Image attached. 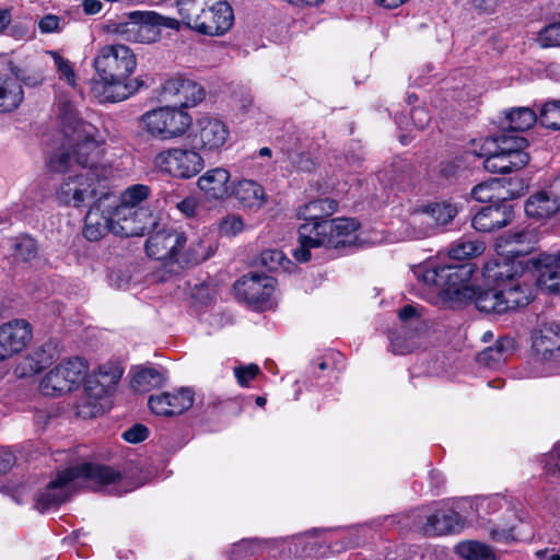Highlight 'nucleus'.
Here are the masks:
<instances>
[{
  "mask_svg": "<svg viewBox=\"0 0 560 560\" xmlns=\"http://www.w3.org/2000/svg\"><path fill=\"white\" fill-rule=\"evenodd\" d=\"M63 133L61 145L50 155L49 167L63 175L57 190L58 200L67 206L81 207L96 197L97 186L112 174V167L101 161L104 138L92 124L79 117L69 103L59 108Z\"/></svg>",
  "mask_w": 560,
  "mask_h": 560,
  "instance_id": "nucleus-1",
  "label": "nucleus"
},
{
  "mask_svg": "<svg viewBox=\"0 0 560 560\" xmlns=\"http://www.w3.org/2000/svg\"><path fill=\"white\" fill-rule=\"evenodd\" d=\"M512 349L513 339L501 338L497 340L493 346L480 352L478 360L488 366H495L505 361L506 355L512 351Z\"/></svg>",
  "mask_w": 560,
  "mask_h": 560,
  "instance_id": "nucleus-36",
  "label": "nucleus"
},
{
  "mask_svg": "<svg viewBox=\"0 0 560 560\" xmlns=\"http://www.w3.org/2000/svg\"><path fill=\"white\" fill-rule=\"evenodd\" d=\"M533 349L544 362L560 360V324L551 322L540 325L533 340Z\"/></svg>",
  "mask_w": 560,
  "mask_h": 560,
  "instance_id": "nucleus-20",
  "label": "nucleus"
},
{
  "mask_svg": "<svg viewBox=\"0 0 560 560\" xmlns=\"http://www.w3.org/2000/svg\"><path fill=\"white\" fill-rule=\"evenodd\" d=\"M154 166L163 173L178 178H191L203 167V159L195 150L172 148L158 153Z\"/></svg>",
  "mask_w": 560,
  "mask_h": 560,
  "instance_id": "nucleus-9",
  "label": "nucleus"
},
{
  "mask_svg": "<svg viewBox=\"0 0 560 560\" xmlns=\"http://www.w3.org/2000/svg\"><path fill=\"white\" fill-rule=\"evenodd\" d=\"M514 530V525L505 526L503 528H492L491 535L494 539L508 538Z\"/></svg>",
  "mask_w": 560,
  "mask_h": 560,
  "instance_id": "nucleus-63",
  "label": "nucleus"
},
{
  "mask_svg": "<svg viewBox=\"0 0 560 560\" xmlns=\"http://www.w3.org/2000/svg\"><path fill=\"white\" fill-rule=\"evenodd\" d=\"M149 188L144 185H135L124 191L118 206L128 208H142L140 203L148 198Z\"/></svg>",
  "mask_w": 560,
  "mask_h": 560,
  "instance_id": "nucleus-45",
  "label": "nucleus"
},
{
  "mask_svg": "<svg viewBox=\"0 0 560 560\" xmlns=\"http://www.w3.org/2000/svg\"><path fill=\"white\" fill-rule=\"evenodd\" d=\"M435 225L427 210L415 212L409 218L406 233L410 238L421 240L431 236L435 232Z\"/></svg>",
  "mask_w": 560,
  "mask_h": 560,
  "instance_id": "nucleus-35",
  "label": "nucleus"
},
{
  "mask_svg": "<svg viewBox=\"0 0 560 560\" xmlns=\"http://www.w3.org/2000/svg\"><path fill=\"white\" fill-rule=\"evenodd\" d=\"M504 242L510 248L506 250L511 256H525L528 255L536 243V233L534 230L522 229L513 232H509Z\"/></svg>",
  "mask_w": 560,
  "mask_h": 560,
  "instance_id": "nucleus-30",
  "label": "nucleus"
},
{
  "mask_svg": "<svg viewBox=\"0 0 560 560\" xmlns=\"http://www.w3.org/2000/svg\"><path fill=\"white\" fill-rule=\"evenodd\" d=\"M459 171V166L453 162H444L440 164L439 173L445 179L454 178Z\"/></svg>",
  "mask_w": 560,
  "mask_h": 560,
  "instance_id": "nucleus-58",
  "label": "nucleus"
},
{
  "mask_svg": "<svg viewBox=\"0 0 560 560\" xmlns=\"http://www.w3.org/2000/svg\"><path fill=\"white\" fill-rule=\"evenodd\" d=\"M485 248L483 242L462 238L450 248L448 255L452 259L464 260L482 254Z\"/></svg>",
  "mask_w": 560,
  "mask_h": 560,
  "instance_id": "nucleus-39",
  "label": "nucleus"
},
{
  "mask_svg": "<svg viewBox=\"0 0 560 560\" xmlns=\"http://www.w3.org/2000/svg\"><path fill=\"white\" fill-rule=\"evenodd\" d=\"M539 122L541 126L552 130L560 129V101L545 104L540 110Z\"/></svg>",
  "mask_w": 560,
  "mask_h": 560,
  "instance_id": "nucleus-44",
  "label": "nucleus"
},
{
  "mask_svg": "<svg viewBox=\"0 0 560 560\" xmlns=\"http://www.w3.org/2000/svg\"><path fill=\"white\" fill-rule=\"evenodd\" d=\"M550 460L545 465L546 474L552 477H560V447L550 454Z\"/></svg>",
  "mask_w": 560,
  "mask_h": 560,
  "instance_id": "nucleus-56",
  "label": "nucleus"
},
{
  "mask_svg": "<svg viewBox=\"0 0 560 560\" xmlns=\"http://www.w3.org/2000/svg\"><path fill=\"white\" fill-rule=\"evenodd\" d=\"M275 285L276 280L272 277L254 272L238 279L234 284V290L237 299L261 310L268 304Z\"/></svg>",
  "mask_w": 560,
  "mask_h": 560,
  "instance_id": "nucleus-12",
  "label": "nucleus"
},
{
  "mask_svg": "<svg viewBox=\"0 0 560 560\" xmlns=\"http://www.w3.org/2000/svg\"><path fill=\"white\" fill-rule=\"evenodd\" d=\"M151 19H152L154 28L156 31H159L160 33H161L162 27L179 31L182 28V26H184L183 22H182V18H179V20H177L175 18H167V16H163L154 11H151Z\"/></svg>",
  "mask_w": 560,
  "mask_h": 560,
  "instance_id": "nucleus-50",
  "label": "nucleus"
},
{
  "mask_svg": "<svg viewBox=\"0 0 560 560\" xmlns=\"http://www.w3.org/2000/svg\"><path fill=\"white\" fill-rule=\"evenodd\" d=\"M417 315V310L412 305H405L398 313L401 320L406 322Z\"/></svg>",
  "mask_w": 560,
  "mask_h": 560,
  "instance_id": "nucleus-64",
  "label": "nucleus"
},
{
  "mask_svg": "<svg viewBox=\"0 0 560 560\" xmlns=\"http://www.w3.org/2000/svg\"><path fill=\"white\" fill-rule=\"evenodd\" d=\"M524 209L530 218H550L560 210V196L551 190L538 191L526 200Z\"/></svg>",
  "mask_w": 560,
  "mask_h": 560,
  "instance_id": "nucleus-27",
  "label": "nucleus"
},
{
  "mask_svg": "<svg viewBox=\"0 0 560 560\" xmlns=\"http://www.w3.org/2000/svg\"><path fill=\"white\" fill-rule=\"evenodd\" d=\"M259 373V368L256 364H248L234 369L235 377L238 384L243 387L247 386L249 381Z\"/></svg>",
  "mask_w": 560,
  "mask_h": 560,
  "instance_id": "nucleus-51",
  "label": "nucleus"
},
{
  "mask_svg": "<svg viewBox=\"0 0 560 560\" xmlns=\"http://www.w3.org/2000/svg\"><path fill=\"white\" fill-rule=\"evenodd\" d=\"M122 370L113 363L101 365L85 381L89 399L98 400L105 397L119 382Z\"/></svg>",
  "mask_w": 560,
  "mask_h": 560,
  "instance_id": "nucleus-21",
  "label": "nucleus"
},
{
  "mask_svg": "<svg viewBox=\"0 0 560 560\" xmlns=\"http://www.w3.org/2000/svg\"><path fill=\"white\" fill-rule=\"evenodd\" d=\"M2 61L11 68V70H9L10 75H13L16 82L20 83L22 88L23 85L35 88L44 82V75L42 72L22 69L18 65H15L12 59L9 58H2Z\"/></svg>",
  "mask_w": 560,
  "mask_h": 560,
  "instance_id": "nucleus-40",
  "label": "nucleus"
},
{
  "mask_svg": "<svg viewBox=\"0 0 560 560\" xmlns=\"http://www.w3.org/2000/svg\"><path fill=\"white\" fill-rule=\"evenodd\" d=\"M230 172L224 167H214L202 174L197 182L199 189L210 200H225L230 197Z\"/></svg>",
  "mask_w": 560,
  "mask_h": 560,
  "instance_id": "nucleus-25",
  "label": "nucleus"
},
{
  "mask_svg": "<svg viewBox=\"0 0 560 560\" xmlns=\"http://www.w3.org/2000/svg\"><path fill=\"white\" fill-rule=\"evenodd\" d=\"M410 116H411L412 122L419 129L425 128L431 120V116L424 107L412 108Z\"/></svg>",
  "mask_w": 560,
  "mask_h": 560,
  "instance_id": "nucleus-54",
  "label": "nucleus"
},
{
  "mask_svg": "<svg viewBox=\"0 0 560 560\" xmlns=\"http://www.w3.org/2000/svg\"><path fill=\"white\" fill-rule=\"evenodd\" d=\"M109 232L113 233V213L106 215L98 207H91L85 214L83 236L90 242H98Z\"/></svg>",
  "mask_w": 560,
  "mask_h": 560,
  "instance_id": "nucleus-28",
  "label": "nucleus"
},
{
  "mask_svg": "<svg viewBox=\"0 0 560 560\" xmlns=\"http://www.w3.org/2000/svg\"><path fill=\"white\" fill-rule=\"evenodd\" d=\"M285 260L284 254L279 249H267L260 254V264L268 270H277Z\"/></svg>",
  "mask_w": 560,
  "mask_h": 560,
  "instance_id": "nucleus-49",
  "label": "nucleus"
},
{
  "mask_svg": "<svg viewBox=\"0 0 560 560\" xmlns=\"http://www.w3.org/2000/svg\"><path fill=\"white\" fill-rule=\"evenodd\" d=\"M186 242L183 231L165 226L150 234L145 242V252L148 256L166 264L179 262Z\"/></svg>",
  "mask_w": 560,
  "mask_h": 560,
  "instance_id": "nucleus-10",
  "label": "nucleus"
},
{
  "mask_svg": "<svg viewBox=\"0 0 560 560\" xmlns=\"http://www.w3.org/2000/svg\"><path fill=\"white\" fill-rule=\"evenodd\" d=\"M211 0H175L174 5L183 25L196 32Z\"/></svg>",
  "mask_w": 560,
  "mask_h": 560,
  "instance_id": "nucleus-29",
  "label": "nucleus"
},
{
  "mask_svg": "<svg viewBox=\"0 0 560 560\" xmlns=\"http://www.w3.org/2000/svg\"><path fill=\"white\" fill-rule=\"evenodd\" d=\"M103 411L104 409L102 405L86 400L79 406L78 415L83 418H94L103 413Z\"/></svg>",
  "mask_w": 560,
  "mask_h": 560,
  "instance_id": "nucleus-55",
  "label": "nucleus"
},
{
  "mask_svg": "<svg viewBox=\"0 0 560 560\" xmlns=\"http://www.w3.org/2000/svg\"><path fill=\"white\" fill-rule=\"evenodd\" d=\"M513 214V207L502 198L500 202L491 203L478 211L471 220V225L480 232H492L508 225Z\"/></svg>",
  "mask_w": 560,
  "mask_h": 560,
  "instance_id": "nucleus-17",
  "label": "nucleus"
},
{
  "mask_svg": "<svg viewBox=\"0 0 560 560\" xmlns=\"http://www.w3.org/2000/svg\"><path fill=\"white\" fill-rule=\"evenodd\" d=\"M120 478L119 471L101 464L83 463L66 468L59 471L56 479L51 480L46 489L36 495L35 508L45 512L52 506L62 504L70 499L79 480H85L92 487H103L116 483Z\"/></svg>",
  "mask_w": 560,
  "mask_h": 560,
  "instance_id": "nucleus-5",
  "label": "nucleus"
},
{
  "mask_svg": "<svg viewBox=\"0 0 560 560\" xmlns=\"http://www.w3.org/2000/svg\"><path fill=\"white\" fill-rule=\"evenodd\" d=\"M60 18L55 14H46L38 22V28L44 34L59 32L60 28Z\"/></svg>",
  "mask_w": 560,
  "mask_h": 560,
  "instance_id": "nucleus-53",
  "label": "nucleus"
},
{
  "mask_svg": "<svg viewBox=\"0 0 560 560\" xmlns=\"http://www.w3.org/2000/svg\"><path fill=\"white\" fill-rule=\"evenodd\" d=\"M165 382V376L160 370L149 366L138 369L131 380V387L137 392H149L161 387Z\"/></svg>",
  "mask_w": 560,
  "mask_h": 560,
  "instance_id": "nucleus-34",
  "label": "nucleus"
},
{
  "mask_svg": "<svg viewBox=\"0 0 560 560\" xmlns=\"http://www.w3.org/2000/svg\"><path fill=\"white\" fill-rule=\"evenodd\" d=\"M234 12L226 1L211 0L202 15L196 33L206 36L225 34L233 25Z\"/></svg>",
  "mask_w": 560,
  "mask_h": 560,
  "instance_id": "nucleus-15",
  "label": "nucleus"
},
{
  "mask_svg": "<svg viewBox=\"0 0 560 560\" xmlns=\"http://www.w3.org/2000/svg\"><path fill=\"white\" fill-rule=\"evenodd\" d=\"M334 199L324 198L313 200L298 210V217L305 223L299 228L300 247L293 250L294 258L300 262L311 259V248H338L353 243V233L359 223L350 218L327 220L337 210Z\"/></svg>",
  "mask_w": 560,
  "mask_h": 560,
  "instance_id": "nucleus-3",
  "label": "nucleus"
},
{
  "mask_svg": "<svg viewBox=\"0 0 560 560\" xmlns=\"http://www.w3.org/2000/svg\"><path fill=\"white\" fill-rule=\"evenodd\" d=\"M48 54L52 57L55 66L58 70L60 79L65 80L69 85H75V73L72 63L60 56L57 51L50 50Z\"/></svg>",
  "mask_w": 560,
  "mask_h": 560,
  "instance_id": "nucleus-46",
  "label": "nucleus"
},
{
  "mask_svg": "<svg viewBox=\"0 0 560 560\" xmlns=\"http://www.w3.org/2000/svg\"><path fill=\"white\" fill-rule=\"evenodd\" d=\"M542 47H560V20L545 26L538 35Z\"/></svg>",
  "mask_w": 560,
  "mask_h": 560,
  "instance_id": "nucleus-47",
  "label": "nucleus"
},
{
  "mask_svg": "<svg viewBox=\"0 0 560 560\" xmlns=\"http://www.w3.org/2000/svg\"><path fill=\"white\" fill-rule=\"evenodd\" d=\"M229 130L223 121L217 118L203 117L197 122L194 135L195 148L201 151H217L226 142Z\"/></svg>",
  "mask_w": 560,
  "mask_h": 560,
  "instance_id": "nucleus-16",
  "label": "nucleus"
},
{
  "mask_svg": "<svg viewBox=\"0 0 560 560\" xmlns=\"http://www.w3.org/2000/svg\"><path fill=\"white\" fill-rule=\"evenodd\" d=\"M537 273V285L548 292L560 293V254H540L528 260Z\"/></svg>",
  "mask_w": 560,
  "mask_h": 560,
  "instance_id": "nucleus-19",
  "label": "nucleus"
},
{
  "mask_svg": "<svg viewBox=\"0 0 560 560\" xmlns=\"http://www.w3.org/2000/svg\"><path fill=\"white\" fill-rule=\"evenodd\" d=\"M390 345L393 348V352L397 354H405L411 351V347L402 343L401 338L399 336L392 337Z\"/></svg>",
  "mask_w": 560,
  "mask_h": 560,
  "instance_id": "nucleus-61",
  "label": "nucleus"
},
{
  "mask_svg": "<svg viewBox=\"0 0 560 560\" xmlns=\"http://www.w3.org/2000/svg\"><path fill=\"white\" fill-rule=\"evenodd\" d=\"M14 257L22 261H31L38 254V246L34 238L22 235L13 241Z\"/></svg>",
  "mask_w": 560,
  "mask_h": 560,
  "instance_id": "nucleus-41",
  "label": "nucleus"
},
{
  "mask_svg": "<svg viewBox=\"0 0 560 560\" xmlns=\"http://www.w3.org/2000/svg\"><path fill=\"white\" fill-rule=\"evenodd\" d=\"M155 225V218L148 208L117 206L113 211V234L117 236H141Z\"/></svg>",
  "mask_w": 560,
  "mask_h": 560,
  "instance_id": "nucleus-11",
  "label": "nucleus"
},
{
  "mask_svg": "<svg viewBox=\"0 0 560 560\" xmlns=\"http://www.w3.org/2000/svg\"><path fill=\"white\" fill-rule=\"evenodd\" d=\"M221 235L235 236L244 230V222L241 215L231 214L225 217L219 225Z\"/></svg>",
  "mask_w": 560,
  "mask_h": 560,
  "instance_id": "nucleus-48",
  "label": "nucleus"
},
{
  "mask_svg": "<svg viewBox=\"0 0 560 560\" xmlns=\"http://www.w3.org/2000/svg\"><path fill=\"white\" fill-rule=\"evenodd\" d=\"M93 66L98 81L93 82L92 93L101 103L125 101L139 88L138 81L129 80L137 67L133 51L120 44L101 47Z\"/></svg>",
  "mask_w": 560,
  "mask_h": 560,
  "instance_id": "nucleus-4",
  "label": "nucleus"
},
{
  "mask_svg": "<svg viewBox=\"0 0 560 560\" xmlns=\"http://www.w3.org/2000/svg\"><path fill=\"white\" fill-rule=\"evenodd\" d=\"M12 21V11L9 8L0 9V34H2Z\"/></svg>",
  "mask_w": 560,
  "mask_h": 560,
  "instance_id": "nucleus-62",
  "label": "nucleus"
},
{
  "mask_svg": "<svg viewBox=\"0 0 560 560\" xmlns=\"http://www.w3.org/2000/svg\"><path fill=\"white\" fill-rule=\"evenodd\" d=\"M463 522L457 512L452 509L436 510L427 517L422 532L427 536H441L458 532Z\"/></svg>",
  "mask_w": 560,
  "mask_h": 560,
  "instance_id": "nucleus-26",
  "label": "nucleus"
},
{
  "mask_svg": "<svg viewBox=\"0 0 560 560\" xmlns=\"http://www.w3.org/2000/svg\"><path fill=\"white\" fill-rule=\"evenodd\" d=\"M456 552L466 560H494V551L486 544L468 540L456 546Z\"/></svg>",
  "mask_w": 560,
  "mask_h": 560,
  "instance_id": "nucleus-38",
  "label": "nucleus"
},
{
  "mask_svg": "<svg viewBox=\"0 0 560 560\" xmlns=\"http://www.w3.org/2000/svg\"><path fill=\"white\" fill-rule=\"evenodd\" d=\"M194 404V392L190 388H180L174 394L163 393L151 396L149 407L158 416L171 417L188 410Z\"/></svg>",
  "mask_w": 560,
  "mask_h": 560,
  "instance_id": "nucleus-18",
  "label": "nucleus"
},
{
  "mask_svg": "<svg viewBox=\"0 0 560 560\" xmlns=\"http://www.w3.org/2000/svg\"><path fill=\"white\" fill-rule=\"evenodd\" d=\"M483 152L478 156H485L483 167L490 173H510L524 167L528 161V153H514L512 155L504 154L492 147H482Z\"/></svg>",
  "mask_w": 560,
  "mask_h": 560,
  "instance_id": "nucleus-22",
  "label": "nucleus"
},
{
  "mask_svg": "<svg viewBox=\"0 0 560 560\" xmlns=\"http://www.w3.org/2000/svg\"><path fill=\"white\" fill-rule=\"evenodd\" d=\"M160 95L164 101H173L174 106L187 108L196 106L205 98V90L197 82L175 77L166 80L161 85Z\"/></svg>",
  "mask_w": 560,
  "mask_h": 560,
  "instance_id": "nucleus-13",
  "label": "nucleus"
},
{
  "mask_svg": "<svg viewBox=\"0 0 560 560\" xmlns=\"http://www.w3.org/2000/svg\"><path fill=\"white\" fill-rule=\"evenodd\" d=\"M32 326L26 319L16 318L0 326V361L20 353L32 340Z\"/></svg>",
  "mask_w": 560,
  "mask_h": 560,
  "instance_id": "nucleus-14",
  "label": "nucleus"
},
{
  "mask_svg": "<svg viewBox=\"0 0 560 560\" xmlns=\"http://www.w3.org/2000/svg\"><path fill=\"white\" fill-rule=\"evenodd\" d=\"M435 228L451 222L457 214V207L450 202L434 203L425 209Z\"/></svg>",
  "mask_w": 560,
  "mask_h": 560,
  "instance_id": "nucleus-42",
  "label": "nucleus"
},
{
  "mask_svg": "<svg viewBox=\"0 0 560 560\" xmlns=\"http://www.w3.org/2000/svg\"><path fill=\"white\" fill-rule=\"evenodd\" d=\"M104 30L132 43L151 44L160 38V32L153 26L151 11H132L121 19H109Z\"/></svg>",
  "mask_w": 560,
  "mask_h": 560,
  "instance_id": "nucleus-7",
  "label": "nucleus"
},
{
  "mask_svg": "<svg viewBox=\"0 0 560 560\" xmlns=\"http://www.w3.org/2000/svg\"><path fill=\"white\" fill-rule=\"evenodd\" d=\"M82 7L85 14L93 15L101 12L103 3L100 0H83Z\"/></svg>",
  "mask_w": 560,
  "mask_h": 560,
  "instance_id": "nucleus-60",
  "label": "nucleus"
},
{
  "mask_svg": "<svg viewBox=\"0 0 560 560\" xmlns=\"http://www.w3.org/2000/svg\"><path fill=\"white\" fill-rule=\"evenodd\" d=\"M522 267L506 259L489 260L483 265V278L493 283L489 289H475L463 283L471 275L468 265H441L428 268L422 273L425 284L436 288V293L451 307L462 303H474L478 311L502 315L526 306L532 299L528 285L522 282Z\"/></svg>",
  "mask_w": 560,
  "mask_h": 560,
  "instance_id": "nucleus-2",
  "label": "nucleus"
},
{
  "mask_svg": "<svg viewBox=\"0 0 560 560\" xmlns=\"http://www.w3.org/2000/svg\"><path fill=\"white\" fill-rule=\"evenodd\" d=\"M15 464V456L11 452L0 453V474H5Z\"/></svg>",
  "mask_w": 560,
  "mask_h": 560,
  "instance_id": "nucleus-59",
  "label": "nucleus"
},
{
  "mask_svg": "<svg viewBox=\"0 0 560 560\" xmlns=\"http://www.w3.org/2000/svg\"><path fill=\"white\" fill-rule=\"evenodd\" d=\"M213 254V243L209 238H196L183 253L180 252L178 264L198 265Z\"/></svg>",
  "mask_w": 560,
  "mask_h": 560,
  "instance_id": "nucleus-33",
  "label": "nucleus"
},
{
  "mask_svg": "<svg viewBox=\"0 0 560 560\" xmlns=\"http://www.w3.org/2000/svg\"><path fill=\"white\" fill-rule=\"evenodd\" d=\"M282 151L285 153L291 165L298 171H313L315 163L300 138L295 137L293 142H288L282 148Z\"/></svg>",
  "mask_w": 560,
  "mask_h": 560,
  "instance_id": "nucleus-32",
  "label": "nucleus"
},
{
  "mask_svg": "<svg viewBox=\"0 0 560 560\" xmlns=\"http://www.w3.org/2000/svg\"><path fill=\"white\" fill-rule=\"evenodd\" d=\"M501 188L500 182L498 179H493L491 182H486L476 185L471 189V197L480 202H493V199L497 197L498 200H502V198L498 195V190Z\"/></svg>",
  "mask_w": 560,
  "mask_h": 560,
  "instance_id": "nucleus-43",
  "label": "nucleus"
},
{
  "mask_svg": "<svg viewBox=\"0 0 560 560\" xmlns=\"http://www.w3.org/2000/svg\"><path fill=\"white\" fill-rule=\"evenodd\" d=\"M149 430L143 424H135L122 433V439L129 443H139L147 439Z\"/></svg>",
  "mask_w": 560,
  "mask_h": 560,
  "instance_id": "nucleus-52",
  "label": "nucleus"
},
{
  "mask_svg": "<svg viewBox=\"0 0 560 560\" xmlns=\"http://www.w3.org/2000/svg\"><path fill=\"white\" fill-rule=\"evenodd\" d=\"M191 121L188 113L175 106L151 109L140 117L142 128L152 137L162 140L183 136Z\"/></svg>",
  "mask_w": 560,
  "mask_h": 560,
  "instance_id": "nucleus-6",
  "label": "nucleus"
},
{
  "mask_svg": "<svg viewBox=\"0 0 560 560\" xmlns=\"http://www.w3.org/2000/svg\"><path fill=\"white\" fill-rule=\"evenodd\" d=\"M86 365L80 358L59 363L42 380L39 389L45 396H59L72 392L84 378Z\"/></svg>",
  "mask_w": 560,
  "mask_h": 560,
  "instance_id": "nucleus-8",
  "label": "nucleus"
},
{
  "mask_svg": "<svg viewBox=\"0 0 560 560\" xmlns=\"http://www.w3.org/2000/svg\"><path fill=\"white\" fill-rule=\"evenodd\" d=\"M177 208L186 217L192 218L197 213L198 205L194 198H186L177 205Z\"/></svg>",
  "mask_w": 560,
  "mask_h": 560,
  "instance_id": "nucleus-57",
  "label": "nucleus"
},
{
  "mask_svg": "<svg viewBox=\"0 0 560 560\" xmlns=\"http://www.w3.org/2000/svg\"><path fill=\"white\" fill-rule=\"evenodd\" d=\"M485 143L486 147H492L508 155H512L514 153H526L524 149L528 144L525 138L516 136L512 131L502 132L488 138Z\"/></svg>",
  "mask_w": 560,
  "mask_h": 560,
  "instance_id": "nucleus-31",
  "label": "nucleus"
},
{
  "mask_svg": "<svg viewBox=\"0 0 560 560\" xmlns=\"http://www.w3.org/2000/svg\"><path fill=\"white\" fill-rule=\"evenodd\" d=\"M230 197L243 209L258 210L267 202L264 187L256 180L242 178L231 184Z\"/></svg>",
  "mask_w": 560,
  "mask_h": 560,
  "instance_id": "nucleus-23",
  "label": "nucleus"
},
{
  "mask_svg": "<svg viewBox=\"0 0 560 560\" xmlns=\"http://www.w3.org/2000/svg\"><path fill=\"white\" fill-rule=\"evenodd\" d=\"M9 70L11 68L0 59V114L16 110L24 100L23 88Z\"/></svg>",
  "mask_w": 560,
  "mask_h": 560,
  "instance_id": "nucleus-24",
  "label": "nucleus"
},
{
  "mask_svg": "<svg viewBox=\"0 0 560 560\" xmlns=\"http://www.w3.org/2000/svg\"><path fill=\"white\" fill-rule=\"evenodd\" d=\"M510 131H525L539 120L535 112L529 107H517L505 114Z\"/></svg>",
  "mask_w": 560,
  "mask_h": 560,
  "instance_id": "nucleus-37",
  "label": "nucleus"
}]
</instances>
